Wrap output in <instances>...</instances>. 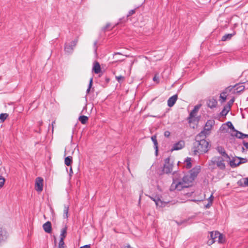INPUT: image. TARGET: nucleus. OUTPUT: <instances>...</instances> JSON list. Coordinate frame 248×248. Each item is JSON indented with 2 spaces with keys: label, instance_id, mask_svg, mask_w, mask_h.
Returning a JSON list of instances; mask_svg holds the SVG:
<instances>
[{
  "label": "nucleus",
  "instance_id": "nucleus-51",
  "mask_svg": "<svg viewBox=\"0 0 248 248\" xmlns=\"http://www.w3.org/2000/svg\"><path fill=\"white\" fill-rule=\"evenodd\" d=\"M73 174V171H69V179H71V176H72V174Z\"/></svg>",
  "mask_w": 248,
  "mask_h": 248
},
{
  "label": "nucleus",
  "instance_id": "nucleus-7",
  "mask_svg": "<svg viewBox=\"0 0 248 248\" xmlns=\"http://www.w3.org/2000/svg\"><path fill=\"white\" fill-rule=\"evenodd\" d=\"M164 164V169L163 170H172L173 169L174 163L172 160H171L170 157H167L165 159Z\"/></svg>",
  "mask_w": 248,
  "mask_h": 248
},
{
  "label": "nucleus",
  "instance_id": "nucleus-40",
  "mask_svg": "<svg viewBox=\"0 0 248 248\" xmlns=\"http://www.w3.org/2000/svg\"><path fill=\"white\" fill-rule=\"evenodd\" d=\"M244 86H240L239 87H237L236 89L237 90V92H241L244 90Z\"/></svg>",
  "mask_w": 248,
  "mask_h": 248
},
{
  "label": "nucleus",
  "instance_id": "nucleus-34",
  "mask_svg": "<svg viewBox=\"0 0 248 248\" xmlns=\"http://www.w3.org/2000/svg\"><path fill=\"white\" fill-rule=\"evenodd\" d=\"M226 125L231 129H232L233 131H234L235 128L233 125H232V123L231 122H228L226 123Z\"/></svg>",
  "mask_w": 248,
  "mask_h": 248
},
{
  "label": "nucleus",
  "instance_id": "nucleus-22",
  "mask_svg": "<svg viewBox=\"0 0 248 248\" xmlns=\"http://www.w3.org/2000/svg\"><path fill=\"white\" fill-rule=\"evenodd\" d=\"M217 241L220 244H223L225 242V238L224 237L223 235L221 233H220L219 232V233H217Z\"/></svg>",
  "mask_w": 248,
  "mask_h": 248
},
{
  "label": "nucleus",
  "instance_id": "nucleus-21",
  "mask_svg": "<svg viewBox=\"0 0 248 248\" xmlns=\"http://www.w3.org/2000/svg\"><path fill=\"white\" fill-rule=\"evenodd\" d=\"M184 167L187 169H190L192 167V164L191 162V158L187 157L186 159L185 163L184 165Z\"/></svg>",
  "mask_w": 248,
  "mask_h": 248
},
{
  "label": "nucleus",
  "instance_id": "nucleus-48",
  "mask_svg": "<svg viewBox=\"0 0 248 248\" xmlns=\"http://www.w3.org/2000/svg\"><path fill=\"white\" fill-rule=\"evenodd\" d=\"M80 248H91L90 245H86L81 247Z\"/></svg>",
  "mask_w": 248,
  "mask_h": 248
},
{
  "label": "nucleus",
  "instance_id": "nucleus-24",
  "mask_svg": "<svg viewBox=\"0 0 248 248\" xmlns=\"http://www.w3.org/2000/svg\"><path fill=\"white\" fill-rule=\"evenodd\" d=\"M152 199H153V200L155 202L156 206L159 207H162L163 206H164L165 203H163L159 198H157L156 199L152 198Z\"/></svg>",
  "mask_w": 248,
  "mask_h": 248
},
{
  "label": "nucleus",
  "instance_id": "nucleus-46",
  "mask_svg": "<svg viewBox=\"0 0 248 248\" xmlns=\"http://www.w3.org/2000/svg\"><path fill=\"white\" fill-rule=\"evenodd\" d=\"M243 144L247 149H248V142H246L244 140L243 141Z\"/></svg>",
  "mask_w": 248,
  "mask_h": 248
},
{
  "label": "nucleus",
  "instance_id": "nucleus-10",
  "mask_svg": "<svg viewBox=\"0 0 248 248\" xmlns=\"http://www.w3.org/2000/svg\"><path fill=\"white\" fill-rule=\"evenodd\" d=\"M201 107V105H197L194 107V108L190 112L188 119L189 120V122H191V119L193 118L196 115L197 113L199 110L200 108Z\"/></svg>",
  "mask_w": 248,
  "mask_h": 248
},
{
  "label": "nucleus",
  "instance_id": "nucleus-31",
  "mask_svg": "<svg viewBox=\"0 0 248 248\" xmlns=\"http://www.w3.org/2000/svg\"><path fill=\"white\" fill-rule=\"evenodd\" d=\"M234 131H235L236 132V134L235 135L236 137H237L238 139H243V135L244 134L243 133H242V132H239L236 130H234Z\"/></svg>",
  "mask_w": 248,
  "mask_h": 248
},
{
  "label": "nucleus",
  "instance_id": "nucleus-2",
  "mask_svg": "<svg viewBox=\"0 0 248 248\" xmlns=\"http://www.w3.org/2000/svg\"><path fill=\"white\" fill-rule=\"evenodd\" d=\"M208 142L205 140L195 141L193 144L192 151L194 155L203 154L208 151Z\"/></svg>",
  "mask_w": 248,
  "mask_h": 248
},
{
  "label": "nucleus",
  "instance_id": "nucleus-59",
  "mask_svg": "<svg viewBox=\"0 0 248 248\" xmlns=\"http://www.w3.org/2000/svg\"><path fill=\"white\" fill-rule=\"evenodd\" d=\"M70 170H72V168L71 167L70 169Z\"/></svg>",
  "mask_w": 248,
  "mask_h": 248
},
{
  "label": "nucleus",
  "instance_id": "nucleus-9",
  "mask_svg": "<svg viewBox=\"0 0 248 248\" xmlns=\"http://www.w3.org/2000/svg\"><path fill=\"white\" fill-rule=\"evenodd\" d=\"M214 124L215 121L213 120H209L207 121L203 128V130L205 132L206 134H209L210 133V131Z\"/></svg>",
  "mask_w": 248,
  "mask_h": 248
},
{
  "label": "nucleus",
  "instance_id": "nucleus-3",
  "mask_svg": "<svg viewBox=\"0 0 248 248\" xmlns=\"http://www.w3.org/2000/svg\"><path fill=\"white\" fill-rule=\"evenodd\" d=\"M247 161V159L246 158L236 156L230 161L229 164L231 167L233 168L239 166L241 164L246 163Z\"/></svg>",
  "mask_w": 248,
  "mask_h": 248
},
{
  "label": "nucleus",
  "instance_id": "nucleus-27",
  "mask_svg": "<svg viewBox=\"0 0 248 248\" xmlns=\"http://www.w3.org/2000/svg\"><path fill=\"white\" fill-rule=\"evenodd\" d=\"M68 210H69V206L64 205V210H63V217L64 218H68Z\"/></svg>",
  "mask_w": 248,
  "mask_h": 248
},
{
  "label": "nucleus",
  "instance_id": "nucleus-8",
  "mask_svg": "<svg viewBox=\"0 0 248 248\" xmlns=\"http://www.w3.org/2000/svg\"><path fill=\"white\" fill-rule=\"evenodd\" d=\"M78 41V39H76L72 41L70 45H65L64 47L65 51L68 53H72L73 51L74 47L77 45Z\"/></svg>",
  "mask_w": 248,
  "mask_h": 248
},
{
  "label": "nucleus",
  "instance_id": "nucleus-41",
  "mask_svg": "<svg viewBox=\"0 0 248 248\" xmlns=\"http://www.w3.org/2000/svg\"><path fill=\"white\" fill-rule=\"evenodd\" d=\"M234 101V99L233 98H232V99H231V100L229 101V102H228V105H229V109H230V108L231 106V105H232L233 104V103Z\"/></svg>",
  "mask_w": 248,
  "mask_h": 248
},
{
  "label": "nucleus",
  "instance_id": "nucleus-20",
  "mask_svg": "<svg viewBox=\"0 0 248 248\" xmlns=\"http://www.w3.org/2000/svg\"><path fill=\"white\" fill-rule=\"evenodd\" d=\"M151 139L154 143V148L155 149V154L157 155L158 153V142L156 139V136L155 135L152 136Z\"/></svg>",
  "mask_w": 248,
  "mask_h": 248
},
{
  "label": "nucleus",
  "instance_id": "nucleus-38",
  "mask_svg": "<svg viewBox=\"0 0 248 248\" xmlns=\"http://www.w3.org/2000/svg\"><path fill=\"white\" fill-rule=\"evenodd\" d=\"M135 9L131 10L129 11L128 14L127 15V16H130L135 13Z\"/></svg>",
  "mask_w": 248,
  "mask_h": 248
},
{
  "label": "nucleus",
  "instance_id": "nucleus-15",
  "mask_svg": "<svg viewBox=\"0 0 248 248\" xmlns=\"http://www.w3.org/2000/svg\"><path fill=\"white\" fill-rule=\"evenodd\" d=\"M238 186L241 187H247L248 186V177L247 178H244L239 180L237 183Z\"/></svg>",
  "mask_w": 248,
  "mask_h": 248
},
{
  "label": "nucleus",
  "instance_id": "nucleus-4",
  "mask_svg": "<svg viewBox=\"0 0 248 248\" xmlns=\"http://www.w3.org/2000/svg\"><path fill=\"white\" fill-rule=\"evenodd\" d=\"M213 162L216 163V169L220 170L225 169V165L222 157L220 156H215L213 157Z\"/></svg>",
  "mask_w": 248,
  "mask_h": 248
},
{
  "label": "nucleus",
  "instance_id": "nucleus-35",
  "mask_svg": "<svg viewBox=\"0 0 248 248\" xmlns=\"http://www.w3.org/2000/svg\"><path fill=\"white\" fill-rule=\"evenodd\" d=\"M116 78L117 80L120 83L124 80V77H123L122 76H116Z\"/></svg>",
  "mask_w": 248,
  "mask_h": 248
},
{
  "label": "nucleus",
  "instance_id": "nucleus-45",
  "mask_svg": "<svg viewBox=\"0 0 248 248\" xmlns=\"http://www.w3.org/2000/svg\"><path fill=\"white\" fill-rule=\"evenodd\" d=\"M201 170L200 166L195 167L191 170Z\"/></svg>",
  "mask_w": 248,
  "mask_h": 248
},
{
  "label": "nucleus",
  "instance_id": "nucleus-37",
  "mask_svg": "<svg viewBox=\"0 0 248 248\" xmlns=\"http://www.w3.org/2000/svg\"><path fill=\"white\" fill-rule=\"evenodd\" d=\"M97 41H95L94 43H93V48H94V53L95 54H96V52H97Z\"/></svg>",
  "mask_w": 248,
  "mask_h": 248
},
{
  "label": "nucleus",
  "instance_id": "nucleus-39",
  "mask_svg": "<svg viewBox=\"0 0 248 248\" xmlns=\"http://www.w3.org/2000/svg\"><path fill=\"white\" fill-rule=\"evenodd\" d=\"M213 200H214V197H213V194H212L211 195V196L208 199V202H210V203H212Z\"/></svg>",
  "mask_w": 248,
  "mask_h": 248
},
{
  "label": "nucleus",
  "instance_id": "nucleus-33",
  "mask_svg": "<svg viewBox=\"0 0 248 248\" xmlns=\"http://www.w3.org/2000/svg\"><path fill=\"white\" fill-rule=\"evenodd\" d=\"M92 84H93V78H91L90 80V83H89V87L87 89V91H86V93H89L90 91V89H91V88L92 86Z\"/></svg>",
  "mask_w": 248,
  "mask_h": 248
},
{
  "label": "nucleus",
  "instance_id": "nucleus-17",
  "mask_svg": "<svg viewBox=\"0 0 248 248\" xmlns=\"http://www.w3.org/2000/svg\"><path fill=\"white\" fill-rule=\"evenodd\" d=\"M207 134L205 133V132L203 130L200 133H199L195 137V141H198L200 140H205L206 136Z\"/></svg>",
  "mask_w": 248,
  "mask_h": 248
},
{
  "label": "nucleus",
  "instance_id": "nucleus-54",
  "mask_svg": "<svg viewBox=\"0 0 248 248\" xmlns=\"http://www.w3.org/2000/svg\"><path fill=\"white\" fill-rule=\"evenodd\" d=\"M58 248H64V245H59Z\"/></svg>",
  "mask_w": 248,
  "mask_h": 248
},
{
  "label": "nucleus",
  "instance_id": "nucleus-57",
  "mask_svg": "<svg viewBox=\"0 0 248 248\" xmlns=\"http://www.w3.org/2000/svg\"><path fill=\"white\" fill-rule=\"evenodd\" d=\"M191 201H193V202H199V201H200V200H192Z\"/></svg>",
  "mask_w": 248,
  "mask_h": 248
},
{
  "label": "nucleus",
  "instance_id": "nucleus-58",
  "mask_svg": "<svg viewBox=\"0 0 248 248\" xmlns=\"http://www.w3.org/2000/svg\"><path fill=\"white\" fill-rule=\"evenodd\" d=\"M177 171H173V173H172L173 175H174Z\"/></svg>",
  "mask_w": 248,
  "mask_h": 248
},
{
  "label": "nucleus",
  "instance_id": "nucleus-29",
  "mask_svg": "<svg viewBox=\"0 0 248 248\" xmlns=\"http://www.w3.org/2000/svg\"><path fill=\"white\" fill-rule=\"evenodd\" d=\"M8 114L7 113H1L0 114V123L4 121L8 117Z\"/></svg>",
  "mask_w": 248,
  "mask_h": 248
},
{
  "label": "nucleus",
  "instance_id": "nucleus-23",
  "mask_svg": "<svg viewBox=\"0 0 248 248\" xmlns=\"http://www.w3.org/2000/svg\"><path fill=\"white\" fill-rule=\"evenodd\" d=\"M234 33L226 34L223 35L221 38V41H226L230 40L234 35Z\"/></svg>",
  "mask_w": 248,
  "mask_h": 248
},
{
  "label": "nucleus",
  "instance_id": "nucleus-11",
  "mask_svg": "<svg viewBox=\"0 0 248 248\" xmlns=\"http://www.w3.org/2000/svg\"><path fill=\"white\" fill-rule=\"evenodd\" d=\"M217 100L214 98H209L206 101V104L207 106L213 108H216L217 105Z\"/></svg>",
  "mask_w": 248,
  "mask_h": 248
},
{
  "label": "nucleus",
  "instance_id": "nucleus-49",
  "mask_svg": "<svg viewBox=\"0 0 248 248\" xmlns=\"http://www.w3.org/2000/svg\"><path fill=\"white\" fill-rule=\"evenodd\" d=\"M211 204H212V203L208 202V204H207L206 205H205V208H209L211 206Z\"/></svg>",
  "mask_w": 248,
  "mask_h": 248
},
{
  "label": "nucleus",
  "instance_id": "nucleus-42",
  "mask_svg": "<svg viewBox=\"0 0 248 248\" xmlns=\"http://www.w3.org/2000/svg\"><path fill=\"white\" fill-rule=\"evenodd\" d=\"M228 111H229V110H226L225 108H224V109L222 110V111H221V114H222V115H226L227 114V113H228Z\"/></svg>",
  "mask_w": 248,
  "mask_h": 248
},
{
  "label": "nucleus",
  "instance_id": "nucleus-55",
  "mask_svg": "<svg viewBox=\"0 0 248 248\" xmlns=\"http://www.w3.org/2000/svg\"><path fill=\"white\" fill-rule=\"evenodd\" d=\"M121 53L119 52H117L114 54V56L117 55H120Z\"/></svg>",
  "mask_w": 248,
  "mask_h": 248
},
{
  "label": "nucleus",
  "instance_id": "nucleus-18",
  "mask_svg": "<svg viewBox=\"0 0 248 248\" xmlns=\"http://www.w3.org/2000/svg\"><path fill=\"white\" fill-rule=\"evenodd\" d=\"M93 70L95 74H98L101 72V67L98 62L96 61L94 62Z\"/></svg>",
  "mask_w": 248,
  "mask_h": 248
},
{
  "label": "nucleus",
  "instance_id": "nucleus-36",
  "mask_svg": "<svg viewBox=\"0 0 248 248\" xmlns=\"http://www.w3.org/2000/svg\"><path fill=\"white\" fill-rule=\"evenodd\" d=\"M220 98L222 99V102H224L226 100V95L225 93H222L220 95Z\"/></svg>",
  "mask_w": 248,
  "mask_h": 248
},
{
  "label": "nucleus",
  "instance_id": "nucleus-30",
  "mask_svg": "<svg viewBox=\"0 0 248 248\" xmlns=\"http://www.w3.org/2000/svg\"><path fill=\"white\" fill-rule=\"evenodd\" d=\"M72 157L70 156H67L65 158L64 163L67 166H69L72 162Z\"/></svg>",
  "mask_w": 248,
  "mask_h": 248
},
{
  "label": "nucleus",
  "instance_id": "nucleus-25",
  "mask_svg": "<svg viewBox=\"0 0 248 248\" xmlns=\"http://www.w3.org/2000/svg\"><path fill=\"white\" fill-rule=\"evenodd\" d=\"M78 120L81 124H85L88 120V117L85 115H82L79 117Z\"/></svg>",
  "mask_w": 248,
  "mask_h": 248
},
{
  "label": "nucleus",
  "instance_id": "nucleus-60",
  "mask_svg": "<svg viewBox=\"0 0 248 248\" xmlns=\"http://www.w3.org/2000/svg\"><path fill=\"white\" fill-rule=\"evenodd\" d=\"M107 81H109V79H107Z\"/></svg>",
  "mask_w": 248,
  "mask_h": 248
},
{
  "label": "nucleus",
  "instance_id": "nucleus-1",
  "mask_svg": "<svg viewBox=\"0 0 248 248\" xmlns=\"http://www.w3.org/2000/svg\"><path fill=\"white\" fill-rule=\"evenodd\" d=\"M199 171H192L189 174L184 176L181 181H177L176 180H173V183L171 186V188L174 187V189L180 191L184 188H187L192 185L194 180L197 177Z\"/></svg>",
  "mask_w": 248,
  "mask_h": 248
},
{
  "label": "nucleus",
  "instance_id": "nucleus-13",
  "mask_svg": "<svg viewBox=\"0 0 248 248\" xmlns=\"http://www.w3.org/2000/svg\"><path fill=\"white\" fill-rule=\"evenodd\" d=\"M178 98L177 94H174L169 98L167 101L168 106L170 107H172L175 103Z\"/></svg>",
  "mask_w": 248,
  "mask_h": 248
},
{
  "label": "nucleus",
  "instance_id": "nucleus-6",
  "mask_svg": "<svg viewBox=\"0 0 248 248\" xmlns=\"http://www.w3.org/2000/svg\"><path fill=\"white\" fill-rule=\"evenodd\" d=\"M8 237L7 232L0 225V246L6 241Z\"/></svg>",
  "mask_w": 248,
  "mask_h": 248
},
{
  "label": "nucleus",
  "instance_id": "nucleus-16",
  "mask_svg": "<svg viewBox=\"0 0 248 248\" xmlns=\"http://www.w3.org/2000/svg\"><path fill=\"white\" fill-rule=\"evenodd\" d=\"M217 150L220 155H222V156H223V157H224L225 158L230 159V157L229 156L228 154L226 153V151L223 147H222V146H218L217 148Z\"/></svg>",
  "mask_w": 248,
  "mask_h": 248
},
{
  "label": "nucleus",
  "instance_id": "nucleus-44",
  "mask_svg": "<svg viewBox=\"0 0 248 248\" xmlns=\"http://www.w3.org/2000/svg\"><path fill=\"white\" fill-rule=\"evenodd\" d=\"M170 135V133L169 131H166L164 132V136L166 137H169Z\"/></svg>",
  "mask_w": 248,
  "mask_h": 248
},
{
  "label": "nucleus",
  "instance_id": "nucleus-12",
  "mask_svg": "<svg viewBox=\"0 0 248 248\" xmlns=\"http://www.w3.org/2000/svg\"><path fill=\"white\" fill-rule=\"evenodd\" d=\"M185 142L183 140H180L178 142L174 144L171 151L179 150L183 148L185 146Z\"/></svg>",
  "mask_w": 248,
  "mask_h": 248
},
{
  "label": "nucleus",
  "instance_id": "nucleus-43",
  "mask_svg": "<svg viewBox=\"0 0 248 248\" xmlns=\"http://www.w3.org/2000/svg\"><path fill=\"white\" fill-rule=\"evenodd\" d=\"M59 245H64V239H63L62 238H60L59 243Z\"/></svg>",
  "mask_w": 248,
  "mask_h": 248
},
{
  "label": "nucleus",
  "instance_id": "nucleus-5",
  "mask_svg": "<svg viewBox=\"0 0 248 248\" xmlns=\"http://www.w3.org/2000/svg\"><path fill=\"white\" fill-rule=\"evenodd\" d=\"M44 179L41 177H38L35 179V189L38 192L42 191L43 189Z\"/></svg>",
  "mask_w": 248,
  "mask_h": 248
},
{
  "label": "nucleus",
  "instance_id": "nucleus-32",
  "mask_svg": "<svg viewBox=\"0 0 248 248\" xmlns=\"http://www.w3.org/2000/svg\"><path fill=\"white\" fill-rule=\"evenodd\" d=\"M5 182L4 178L0 175V188H1Z\"/></svg>",
  "mask_w": 248,
  "mask_h": 248
},
{
  "label": "nucleus",
  "instance_id": "nucleus-28",
  "mask_svg": "<svg viewBox=\"0 0 248 248\" xmlns=\"http://www.w3.org/2000/svg\"><path fill=\"white\" fill-rule=\"evenodd\" d=\"M216 163L213 162V158L209 162L208 165H209V169H216Z\"/></svg>",
  "mask_w": 248,
  "mask_h": 248
},
{
  "label": "nucleus",
  "instance_id": "nucleus-56",
  "mask_svg": "<svg viewBox=\"0 0 248 248\" xmlns=\"http://www.w3.org/2000/svg\"><path fill=\"white\" fill-rule=\"evenodd\" d=\"M109 24H107V25H106V26L105 27V29H107L108 28V27H109Z\"/></svg>",
  "mask_w": 248,
  "mask_h": 248
},
{
  "label": "nucleus",
  "instance_id": "nucleus-19",
  "mask_svg": "<svg viewBox=\"0 0 248 248\" xmlns=\"http://www.w3.org/2000/svg\"><path fill=\"white\" fill-rule=\"evenodd\" d=\"M217 233H219V232H218V231H216L215 232H210V238L212 239L211 242H210V244H212L216 241V239L217 238V236H218L217 234Z\"/></svg>",
  "mask_w": 248,
  "mask_h": 248
},
{
  "label": "nucleus",
  "instance_id": "nucleus-47",
  "mask_svg": "<svg viewBox=\"0 0 248 248\" xmlns=\"http://www.w3.org/2000/svg\"><path fill=\"white\" fill-rule=\"evenodd\" d=\"M121 248H132L129 244H127L125 246H123L121 247Z\"/></svg>",
  "mask_w": 248,
  "mask_h": 248
},
{
  "label": "nucleus",
  "instance_id": "nucleus-14",
  "mask_svg": "<svg viewBox=\"0 0 248 248\" xmlns=\"http://www.w3.org/2000/svg\"><path fill=\"white\" fill-rule=\"evenodd\" d=\"M43 228L45 232L47 233H50L52 231L51 223L48 221L44 223L43 225Z\"/></svg>",
  "mask_w": 248,
  "mask_h": 248
},
{
  "label": "nucleus",
  "instance_id": "nucleus-50",
  "mask_svg": "<svg viewBox=\"0 0 248 248\" xmlns=\"http://www.w3.org/2000/svg\"><path fill=\"white\" fill-rule=\"evenodd\" d=\"M158 78L156 76H155L154 78H153V80L154 81H158Z\"/></svg>",
  "mask_w": 248,
  "mask_h": 248
},
{
  "label": "nucleus",
  "instance_id": "nucleus-52",
  "mask_svg": "<svg viewBox=\"0 0 248 248\" xmlns=\"http://www.w3.org/2000/svg\"><path fill=\"white\" fill-rule=\"evenodd\" d=\"M163 173H160V174H162L163 173H164L165 171H162ZM172 171H165L166 173L167 174H169V173H170Z\"/></svg>",
  "mask_w": 248,
  "mask_h": 248
},
{
  "label": "nucleus",
  "instance_id": "nucleus-26",
  "mask_svg": "<svg viewBox=\"0 0 248 248\" xmlns=\"http://www.w3.org/2000/svg\"><path fill=\"white\" fill-rule=\"evenodd\" d=\"M67 226H65L62 230L61 232V238H62L63 239H64L66 237V233H67Z\"/></svg>",
  "mask_w": 248,
  "mask_h": 248
},
{
  "label": "nucleus",
  "instance_id": "nucleus-53",
  "mask_svg": "<svg viewBox=\"0 0 248 248\" xmlns=\"http://www.w3.org/2000/svg\"><path fill=\"white\" fill-rule=\"evenodd\" d=\"M243 135V139H244L245 138H248V134H244Z\"/></svg>",
  "mask_w": 248,
  "mask_h": 248
}]
</instances>
